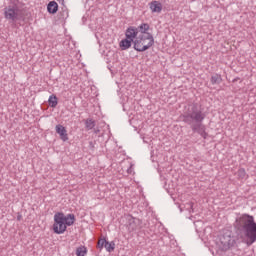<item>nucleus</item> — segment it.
<instances>
[{"instance_id": "1a4fd4ad", "label": "nucleus", "mask_w": 256, "mask_h": 256, "mask_svg": "<svg viewBox=\"0 0 256 256\" xmlns=\"http://www.w3.org/2000/svg\"><path fill=\"white\" fill-rule=\"evenodd\" d=\"M193 131H196L197 133H199V135H201V137H203V139H207V137H209V134L207 133L206 129H205V125L199 123L196 125L192 126Z\"/></svg>"}, {"instance_id": "4468645a", "label": "nucleus", "mask_w": 256, "mask_h": 256, "mask_svg": "<svg viewBox=\"0 0 256 256\" xmlns=\"http://www.w3.org/2000/svg\"><path fill=\"white\" fill-rule=\"evenodd\" d=\"M48 103L50 105V107H57L58 101H57V96L55 95H51L48 99Z\"/></svg>"}, {"instance_id": "9b49d317", "label": "nucleus", "mask_w": 256, "mask_h": 256, "mask_svg": "<svg viewBox=\"0 0 256 256\" xmlns=\"http://www.w3.org/2000/svg\"><path fill=\"white\" fill-rule=\"evenodd\" d=\"M47 9L48 12L54 14L59 9V5L57 4V2L52 1L48 4Z\"/></svg>"}, {"instance_id": "0eeeda50", "label": "nucleus", "mask_w": 256, "mask_h": 256, "mask_svg": "<svg viewBox=\"0 0 256 256\" xmlns=\"http://www.w3.org/2000/svg\"><path fill=\"white\" fill-rule=\"evenodd\" d=\"M246 237L248 238L249 245H253L256 241V223L245 229Z\"/></svg>"}, {"instance_id": "423d86ee", "label": "nucleus", "mask_w": 256, "mask_h": 256, "mask_svg": "<svg viewBox=\"0 0 256 256\" xmlns=\"http://www.w3.org/2000/svg\"><path fill=\"white\" fill-rule=\"evenodd\" d=\"M191 119L193 121H196V123H201L203 119H205V114H203L201 111H197V112H193L190 116L189 115L183 116V121H185V123H190Z\"/></svg>"}, {"instance_id": "6e6552de", "label": "nucleus", "mask_w": 256, "mask_h": 256, "mask_svg": "<svg viewBox=\"0 0 256 256\" xmlns=\"http://www.w3.org/2000/svg\"><path fill=\"white\" fill-rule=\"evenodd\" d=\"M56 133L59 135L61 141H69V134L67 133V128L65 126L58 124L55 127Z\"/></svg>"}, {"instance_id": "f257e3e1", "label": "nucleus", "mask_w": 256, "mask_h": 256, "mask_svg": "<svg viewBox=\"0 0 256 256\" xmlns=\"http://www.w3.org/2000/svg\"><path fill=\"white\" fill-rule=\"evenodd\" d=\"M136 29L138 34L133 41L134 49L143 53V51H147V49H151L152 45H155V38H153V34L149 33L151 27L147 23H142Z\"/></svg>"}, {"instance_id": "dca6fc26", "label": "nucleus", "mask_w": 256, "mask_h": 256, "mask_svg": "<svg viewBox=\"0 0 256 256\" xmlns=\"http://www.w3.org/2000/svg\"><path fill=\"white\" fill-rule=\"evenodd\" d=\"M85 125H86V129H88L89 131L93 129V127H95V121H93L92 119H88L86 120Z\"/></svg>"}, {"instance_id": "f03ea898", "label": "nucleus", "mask_w": 256, "mask_h": 256, "mask_svg": "<svg viewBox=\"0 0 256 256\" xmlns=\"http://www.w3.org/2000/svg\"><path fill=\"white\" fill-rule=\"evenodd\" d=\"M75 223V215L58 212L54 215L53 231L56 235H63L67 231V227H71Z\"/></svg>"}, {"instance_id": "f8f14e48", "label": "nucleus", "mask_w": 256, "mask_h": 256, "mask_svg": "<svg viewBox=\"0 0 256 256\" xmlns=\"http://www.w3.org/2000/svg\"><path fill=\"white\" fill-rule=\"evenodd\" d=\"M220 240L224 247H229V245H231V234H228L226 237H221Z\"/></svg>"}, {"instance_id": "6ab92c4d", "label": "nucleus", "mask_w": 256, "mask_h": 256, "mask_svg": "<svg viewBox=\"0 0 256 256\" xmlns=\"http://www.w3.org/2000/svg\"><path fill=\"white\" fill-rule=\"evenodd\" d=\"M238 175H239V177H245V169H240L238 171Z\"/></svg>"}, {"instance_id": "f3484780", "label": "nucleus", "mask_w": 256, "mask_h": 256, "mask_svg": "<svg viewBox=\"0 0 256 256\" xmlns=\"http://www.w3.org/2000/svg\"><path fill=\"white\" fill-rule=\"evenodd\" d=\"M221 81V77L219 75H215L211 77V83L212 85H215Z\"/></svg>"}, {"instance_id": "a211bd4d", "label": "nucleus", "mask_w": 256, "mask_h": 256, "mask_svg": "<svg viewBox=\"0 0 256 256\" xmlns=\"http://www.w3.org/2000/svg\"><path fill=\"white\" fill-rule=\"evenodd\" d=\"M106 243H107V241L105 239H101L98 241V247L103 248V247H105Z\"/></svg>"}, {"instance_id": "20e7f679", "label": "nucleus", "mask_w": 256, "mask_h": 256, "mask_svg": "<svg viewBox=\"0 0 256 256\" xmlns=\"http://www.w3.org/2000/svg\"><path fill=\"white\" fill-rule=\"evenodd\" d=\"M4 17L7 21H17V19H19V8H17V6L4 8Z\"/></svg>"}, {"instance_id": "9d476101", "label": "nucleus", "mask_w": 256, "mask_h": 256, "mask_svg": "<svg viewBox=\"0 0 256 256\" xmlns=\"http://www.w3.org/2000/svg\"><path fill=\"white\" fill-rule=\"evenodd\" d=\"M149 7L152 13H161L163 11V4L157 0L150 2Z\"/></svg>"}, {"instance_id": "ddd939ff", "label": "nucleus", "mask_w": 256, "mask_h": 256, "mask_svg": "<svg viewBox=\"0 0 256 256\" xmlns=\"http://www.w3.org/2000/svg\"><path fill=\"white\" fill-rule=\"evenodd\" d=\"M87 255V247L79 246L76 248V256H85Z\"/></svg>"}, {"instance_id": "2eb2a0df", "label": "nucleus", "mask_w": 256, "mask_h": 256, "mask_svg": "<svg viewBox=\"0 0 256 256\" xmlns=\"http://www.w3.org/2000/svg\"><path fill=\"white\" fill-rule=\"evenodd\" d=\"M106 251L109 253L115 251V242H106L104 245Z\"/></svg>"}, {"instance_id": "7ed1b4c3", "label": "nucleus", "mask_w": 256, "mask_h": 256, "mask_svg": "<svg viewBox=\"0 0 256 256\" xmlns=\"http://www.w3.org/2000/svg\"><path fill=\"white\" fill-rule=\"evenodd\" d=\"M139 35V30L135 26H130L125 32L126 39L120 41L119 46L122 51H127L131 47V43L135 41V37Z\"/></svg>"}, {"instance_id": "39448f33", "label": "nucleus", "mask_w": 256, "mask_h": 256, "mask_svg": "<svg viewBox=\"0 0 256 256\" xmlns=\"http://www.w3.org/2000/svg\"><path fill=\"white\" fill-rule=\"evenodd\" d=\"M237 221L245 230L255 224V218L249 214H243Z\"/></svg>"}]
</instances>
